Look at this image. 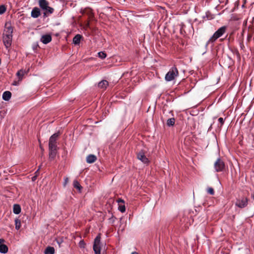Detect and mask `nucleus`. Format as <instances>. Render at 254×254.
Segmentation results:
<instances>
[{"label":"nucleus","instance_id":"ea45409f","mask_svg":"<svg viewBox=\"0 0 254 254\" xmlns=\"http://www.w3.org/2000/svg\"><path fill=\"white\" fill-rule=\"evenodd\" d=\"M181 33L183 32V31H182V29H181Z\"/></svg>","mask_w":254,"mask_h":254},{"label":"nucleus","instance_id":"473e14b6","mask_svg":"<svg viewBox=\"0 0 254 254\" xmlns=\"http://www.w3.org/2000/svg\"><path fill=\"white\" fill-rule=\"evenodd\" d=\"M240 47H241V49H243L245 47L244 45L243 44V39L241 40L240 41Z\"/></svg>","mask_w":254,"mask_h":254},{"label":"nucleus","instance_id":"b1692460","mask_svg":"<svg viewBox=\"0 0 254 254\" xmlns=\"http://www.w3.org/2000/svg\"><path fill=\"white\" fill-rule=\"evenodd\" d=\"M6 30H5V33L4 34H6V35H12V32H13V28L9 26L8 27H7L6 28Z\"/></svg>","mask_w":254,"mask_h":254},{"label":"nucleus","instance_id":"5701e85b","mask_svg":"<svg viewBox=\"0 0 254 254\" xmlns=\"http://www.w3.org/2000/svg\"><path fill=\"white\" fill-rule=\"evenodd\" d=\"M73 186L75 189H77L79 191H80L82 189V187L77 180H74L73 181Z\"/></svg>","mask_w":254,"mask_h":254},{"label":"nucleus","instance_id":"f03ea898","mask_svg":"<svg viewBox=\"0 0 254 254\" xmlns=\"http://www.w3.org/2000/svg\"><path fill=\"white\" fill-rule=\"evenodd\" d=\"M227 27L225 26L219 28L210 37L206 43V45L214 43L218 38L221 37L226 31Z\"/></svg>","mask_w":254,"mask_h":254},{"label":"nucleus","instance_id":"2eb2a0df","mask_svg":"<svg viewBox=\"0 0 254 254\" xmlns=\"http://www.w3.org/2000/svg\"><path fill=\"white\" fill-rule=\"evenodd\" d=\"M97 160V157L95 155L90 154L87 156L86 157V162L88 163H93L96 161Z\"/></svg>","mask_w":254,"mask_h":254},{"label":"nucleus","instance_id":"7c9ffc66","mask_svg":"<svg viewBox=\"0 0 254 254\" xmlns=\"http://www.w3.org/2000/svg\"><path fill=\"white\" fill-rule=\"evenodd\" d=\"M117 202L119 203V205L121 204V203H123V204L125 203V201L122 198H118L117 200Z\"/></svg>","mask_w":254,"mask_h":254},{"label":"nucleus","instance_id":"4468645a","mask_svg":"<svg viewBox=\"0 0 254 254\" xmlns=\"http://www.w3.org/2000/svg\"><path fill=\"white\" fill-rule=\"evenodd\" d=\"M49 159L51 160H54L57 154V148H49Z\"/></svg>","mask_w":254,"mask_h":254},{"label":"nucleus","instance_id":"58836bf2","mask_svg":"<svg viewBox=\"0 0 254 254\" xmlns=\"http://www.w3.org/2000/svg\"><path fill=\"white\" fill-rule=\"evenodd\" d=\"M181 33L183 32V31H182V29H181Z\"/></svg>","mask_w":254,"mask_h":254},{"label":"nucleus","instance_id":"20e7f679","mask_svg":"<svg viewBox=\"0 0 254 254\" xmlns=\"http://www.w3.org/2000/svg\"><path fill=\"white\" fill-rule=\"evenodd\" d=\"M214 168L216 172H220L224 171L225 164L224 162L220 158H218L214 163Z\"/></svg>","mask_w":254,"mask_h":254},{"label":"nucleus","instance_id":"c85d7f7f","mask_svg":"<svg viewBox=\"0 0 254 254\" xmlns=\"http://www.w3.org/2000/svg\"><path fill=\"white\" fill-rule=\"evenodd\" d=\"M207 191L208 193L210 194L211 195H214V190L212 188H208L207 189Z\"/></svg>","mask_w":254,"mask_h":254},{"label":"nucleus","instance_id":"39448f33","mask_svg":"<svg viewBox=\"0 0 254 254\" xmlns=\"http://www.w3.org/2000/svg\"><path fill=\"white\" fill-rule=\"evenodd\" d=\"M248 204V198L245 196L239 197L236 198L235 205L240 208H244Z\"/></svg>","mask_w":254,"mask_h":254},{"label":"nucleus","instance_id":"e433bc0d","mask_svg":"<svg viewBox=\"0 0 254 254\" xmlns=\"http://www.w3.org/2000/svg\"><path fill=\"white\" fill-rule=\"evenodd\" d=\"M131 254H138V253H137V252H132V253H131Z\"/></svg>","mask_w":254,"mask_h":254},{"label":"nucleus","instance_id":"7ed1b4c3","mask_svg":"<svg viewBox=\"0 0 254 254\" xmlns=\"http://www.w3.org/2000/svg\"><path fill=\"white\" fill-rule=\"evenodd\" d=\"M179 72L176 67H172L165 75V80L170 81L175 79L178 75Z\"/></svg>","mask_w":254,"mask_h":254},{"label":"nucleus","instance_id":"393cba45","mask_svg":"<svg viewBox=\"0 0 254 254\" xmlns=\"http://www.w3.org/2000/svg\"><path fill=\"white\" fill-rule=\"evenodd\" d=\"M15 229L16 230H19L21 227V221L18 219H16L15 220Z\"/></svg>","mask_w":254,"mask_h":254},{"label":"nucleus","instance_id":"f3484780","mask_svg":"<svg viewBox=\"0 0 254 254\" xmlns=\"http://www.w3.org/2000/svg\"><path fill=\"white\" fill-rule=\"evenodd\" d=\"M109 84L108 82L106 80H103L98 83V87L103 89H106Z\"/></svg>","mask_w":254,"mask_h":254},{"label":"nucleus","instance_id":"4be33fe9","mask_svg":"<svg viewBox=\"0 0 254 254\" xmlns=\"http://www.w3.org/2000/svg\"><path fill=\"white\" fill-rule=\"evenodd\" d=\"M175 123V119L174 118L169 119L167 121V125L169 127L173 126Z\"/></svg>","mask_w":254,"mask_h":254},{"label":"nucleus","instance_id":"ddd939ff","mask_svg":"<svg viewBox=\"0 0 254 254\" xmlns=\"http://www.w3.org/2000/svg\"><path fill=\"white\" fill-rule=\"evenodd\" d=\"M4 240L0 239V253L5 254L8 252V247L4 244H2Z\"/></svg>","mask_w":254,"mask_h":254},{"label":"nucleus","instance_id":"a211bd4d","mask_svg":"<svg viewBox=\"0 0 254 254\" xmlns=\"http://www.w3.org/2000/svg\"><path fill=\"white\" fill-rule=\"evenodd\" d=\"M11 97V93L10 91H6L2 94V99L5 101H8Z\"/></svg>","mask_w":254,"mask_h":254},{"label":"nucleus","instance_id":"6e6552de","mask_svg":"<svg viewBox=\"0 0 254 254\" xmlns=\"http://www.w3.org/2000/svg\"><path fill=\"white\" fill-rule=\"evenodd\" d=\"M81 12L83 14H86L88 16L89 20L87 22L86 27H89L90 25L89 21L92 20L94 17V14L92 12V10L91 8L87 7L82 10Z\"/></svg>","mask_w":254,"mask_h":254},{"label":"nucleus","instance_id":"6ab92c4d","mask_svg":"<svg viewBox=\"0 0 254 254\" xmlns=\"http://www.w3.org/2000/svg\"><path fill=\"white\" fill-rule=\"evenodd\" d=\"M54 253L55 249L51 246L47 247L44 251V254H54Z\"/></svg>","mask_w":254,"mask_h":254},{"label":"nucleus","instance_id":"9d476101","mask_svg":"<svg viewBox=\"0 0 254 254\" xmlns=\"http://www.w3.org/2000/svg\"><path fill=\"white\" fill-rule=\"evenodd\" d=\"M12 35H6L3 34V42L6 48H9L12 43Z\"/></svg>","mask_w":254,"mask_h":254},{"label":"nucleus","instance_id":"9b49d317","mask_svg":"<svg viewBox=\"0 0 254 254\" xmlns=\"http://www.w3.org/2000/svg\"><path fill=\"white\" fill-rule=\"evenodd\" d=\"M41 14L40 8L37 7H34L31 12V16L33 18H38Z\"/></svg>","mask_w":254,"mask_h":254},{"label":"nucleus","instance_id":"aec40b11","mask_svg":"<svg viewBox=\"0 0 254 254\" xmlns=\"http://www.w3.org/2000/svg\"><path fill=\"white\" fill-rule=\"evenodd\" d=\"M82 36L79 34L75 35L73 39V42L75 45H78L79 44Z\"/></svg>","mask_w":254,"mask_h":254},{"label":"nucleus","instance_id":"dca6fc26","mask_svg":"<svg viewBox=\"0 0 254 254\" xmlns=\"http://www.w3.org/2000/svg\"><path fill=\"white\" fill-rule=\"evenodd\" d=\"M28 72V70L27 71H26L25 70H24L23 69H20L19 71H18L16 73V75L18 77L19 81H21L24 75L25 74L27 73Z\"/></svg>","mask_w":254,"mask_h":254},{"label":"nucleus","instance_id":"c9c22d12","mask_svg":"<svg viewBox=\"0 0 254 254\" xmlns=\"http://www.w3.org/2000/svg\"><path fill=\"white\" fill-rule=\"evenodd\" d=\"M36 178H37V176L36 175L34 176V177H33L32 178V181H35V180L36 179Z\"/></svg>","mask_w":254,"mask_h":254},{"label":"nucleus","instance_id":"0eeeda50","mask_svg":"<svg viewBox=\"0 0 254 254\" xmlns=\"http://www.w3.org/2000/svg\"><path fill=\"white\" fill-rule=\"evenodd\" d=\"M60 135V132H56L53 134L49 139V148H58L57 140Z\"/></svg>","mask_w":254,"mask_h":254},{"label":"nucleus","instance_id":"f704fd0d","mask_svg":"<svg viewBox=\"0 0 254 254\" xmlns=\"http://www.w3.org/2000/svg\"><path fill=\"white\" fill-rule=\"evenodd\" d=\"M252 34H250V33H249V34H248V39L249 40H250V39H251V38H252Z\"/></svg>","mask_w":254,"mask_h":254},{"label":"nucleus","instance_id":"4c0bfd02","mask_svg":"<svg viewBox=\"0 0 254 254\" xmlns=\"http://www.w3.org/2000/svg\"><path fill=\"white\" fill-rule=\"evenodd\" d=\"M252 197L254 200V193L252 194Z\"/></svg>","mask_w":254,"mask_h":254},{"label":"nucleus","instance_id":"f8f14e48","mask_svg":"<svg viewBox=\"0 0 254 254\" xmlns=\"http://www.w3.org/2000/svg\"><path fill=\"white\" fill-rule=\"evenodd\" d=\"M51 40L52 37L50 34L44 35L42 36L41 39V41L45 44L49 43Z\"/></svg>","mask_w":254,"mask_h":254},{"label":"nucleus","instance_id":"bb28decb","mask_svg":"<svg viewBox=\"0 0 254 254\" xmlns=\"http://www.w3.org/2000/svg\"><path fill=\"white\" fill-rule=\"evenodd\" d=\"M98 54L99 57H100L102 59H105L107 56L106 54L104 52H100L98 53Z\"/></svg>","mask_w":254,"mask_h":254},{"label":"nucleus","instance_id":"c756f323","mask_svg":"<svg viewBox=\"0 0 254 254\" xmlns=\"http://www.w3.org/2000/svg\"><path fill=\"white\" fill-rule=\"evenodd\" d=\"M79 245L80 248H84L86 245V244L83 240H81L80 241Z\"/></svg>","mask_w":254,"mask_h":254},{"label":"nucleus","instance_id":"1a4fd4ad","mask_svg":"<svg viewBox=\"0 0 254 254\" xmlns=\"http://www.w3.org/2000/svg\"><path fill=\"white\" fill-rule=\"evenodd\" d=\"M145 154V151L141 150L136 153L137 158L140 160L142 163L144 164H148L149 163V160L146 157Z\"/></svg>","mask_w":254,"mask_h":254},{"label":"nucleus","instance_id":"423d86ee","mask_svg":"<svg viewBox=\"0 0 254 254\" xmlns=\"http://www.w3.org/2000/svg\"><path fill=\"white\" fill-rule=\"evenodd\" d=\"M101 234H99L95 238L93 249L95 254H101Z\"/></svg>","mask_w":254,"mask_h":254},{"label":"nucleus","instance_id":"cd10ccee","mask_svg":"<svg viewBox=\"0 0 254 254\" xmlns=\"http://www.w3.org/2000/svg\"><path fill=\"white\" fill-rule=\"evenodd\" d=\"M6 11V7L4 5H1L0 6V14L4 13Z\"/></svg>","mask_w":254,"mask_h":254},{"label":"nucleus","instance_id":"f257e3e1","mask_svg":"<svg viewBox=\"0 0 254 254\" xmlns=\"http://www.w3.org/2000/svg\"><path fill=\"white\" fill-rule=\"evenodd\" d=\"M38 4L40 8L44 11V18L49 16L54 12V9L49 6V2L47 0H39Z\"/></svg>","mask_w":254,"mask_h":254},{"label":"nucleus","instance_id":"412c9836","mask_svg":"<svg viewBox=\"0 0 254 254\" xmlns=\"http://www.w3.org/2000/svg\"><path fill=\"white\" fill-rule=\"evenodd\" d=\"M21 207L19 204H14L13 205V211L14 213L18 214L21 212Z\"/></svg>","mask_w":254,"mask_h":254},{"label":"nucleus","instance_id":"79ce46f5","mask_svg":"<svg viewBox=\"0 0 254 254\" xmlns=\"http://www.w3.org/2000/svg\"><path fill=\"white\" fill-rule=\"evenodd\" d=\"M67 180H68V179H67V178H66V180H65V182H67Z\"/></svg>","mask_w":254,"mask_h":254},{"label":"nucleus","instance_id":"a19ab883","mask_svg":"<svg viewBox=\"0 0 254 254\" xmlns=\"http://www.w3.org/2000/svg\"><path fill=\"white\" fill-rule=\"evenodd\" d=\"M237 54L239 56V52L237 51Z\"/></svg>","mask_w":254,"mask_h":254},{"label":"nucleus","instance_id":"a878e982","mask_svg":"<svg viewBox=\"0 0 254 254\" xmlns=\"http://www.w3.org/2000/svg\"><path fill=\"white\" fill-rule=\"evenodd\" d=\"M118 209L122 213L126 211V207L124 204H119Z\"/></svg>","mask_w":254,"mask_h":254},{"label":"nucleus","instance_id":"2f4dec72","mask_svg":"<svg viewBox=\"0 0 254 254\" xmlns=\"http://www.w3.org/2000/svg\"><path fill=\"white\" fill-rule=\"evenodd\" d=\"M218 121L221 124V127L223 125L224 122L223 119L222 118H219L218 119Z\"/></svg>","mask_w":254,"mask_h":254},{"label":"nucleus","instance_id":"72a5a7b5","mask_svg":"<svg viewBox=\"0 0 254 254\" xmlns=\"http://www.w3.org/2000/svg\"><path fill=\"white\" fill-rule=\"evenodd\" d=\"M19 80L18 81H13V83H12V85H18L19 84Z\"/></svg>","mask_w":254,"mask_h":254}]
</instances>
